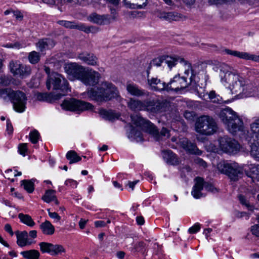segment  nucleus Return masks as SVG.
Wrapping results in <instances>:
<instances>
[{
	"label": "nucleus",
	"instance_id": "f257e3e1",
	"mask_svg": "<svg viewBox=\"0 0 259 259\" xmlns=\"http://www.w3.org/2000/svg\"><path fill=\"white\" fill-rule=\"evenodd\" d=\"M219 69L221 82L227 86L232 94H237L240 98L259 96V82L257 80H245L226 64H221Z\"/></svg>",
	"mask_w": 259,
	"mask_h": 259
},
{
	"label": "nucleus",
	"instance_id": "f03ea898",
	"mask_svg": "<svg viewBox=\"0 0 259 259\" xmlns=\"http://www.w3.org/2000/svg\"><path fill=\"white\" fill-rule=\"evenodd\" d=\"M132 125L130 126V133L137 141L142 140V134L139 130H141L153 135L156 140H159L160 136L168 138L170 136L169 132L163 127L159 134L157 128L149 121L146 120L141 116L136 115L131 116Z\"/></svg>",
	"mask_w": 259,
	"mask_h": 259
},
{
	"label": "nucleus",
	"instance_id": "7ed1b4c3",
	"mask_svg": "<svg viewBox=\"0 0 259 259\" xmlns=\"http://www.w3.org/2000/svg\"><path fill=\"white\" fill-rule=\"evenodd\" d=\"M220 172L228 176L231 179L235 181L244 170L247 176L259 181V165L250 164L243 168L239 166L238 163H228L221 161L217 164Z\"/></svg>",
	"mask_w": 259,
	"mask_h": 259
},
{
	"label": "nucleus",
	"instance_id": "20e7f679",
	"mask_svg": "<svg viewBox=\"0 0 259 259\" xmlns=\"http://www.w3.org/2000/svg\"><path fill=\"white\" fill-rule=\"evenodd\" d=\"M88 95L93 100L98 102L108 101L119 97L117 88L112 83L108 82H102L96 90L91 89L89 90Z\"/></svg>",
	"mask_w": 259,
	"mask_h": 259
},
{
	"label": "nucleus",
	"instance_id": "39448f33",
	"mask_svg": "<svg viewBox=\"0 0 259 259\" xmlns=\"http://www.w3.org/2000/svg\"><path fill=\"white\" fill-rule=\"evenodd\" d=\"M219 117L232 134L243 130V122L237 113L231 108H226L219 113Z\"/></svg>",
	"mask_w": 259,
	"mask_h": 259
},
{
	"label": "nucleus",
	"instance_id": "423d86ee",
	"mask_svg": "<svg viewBox=\"0 0 259 259\" xmlns=\"http://www.w3.org/2000/svg\"><path fill=\"white\" fill-rule=\"evenodd\" d=\"M0 98H9L13 105L14 109L18 112H23L26 108L27 98L20 91H12L9 89L0 90Z\"/></svg>",
	"mask_w": 259,
	"mask_h": 259
},
{
	"label": "nucleus",
	"instance_id": "0eeeda50",
	"mask_svg": "<svg viewBox=\"0 0 259 259\" xmlns=\"http://www.w3.org/2000/svg\"><path fill=\"white\" fill-rule=\"evenodd\" d=\"M195 131L203 135H211L216 132L218 129L215 120L207 115L200 116L195 123Z\"/></svg>",
	"mask_w": 259,
	"mask_h": 259
},
{
	"label": "nucleus",
	"instance_id": "6e6552de",
	"mask_svg": "<svg viewBox=\"0 0 259 259\" xmlns=\"http://www.w3.org/2000/svg\"><path fill=\"white\" fill-rule=\"evenodd\" d=\"M46 85L48 90H60L63 93V95L70 91L67 79L62 74L55 72L48 77Z\"/></svg>",
	"mask_w": 259,
	"mask_h": 259
},
{
	"label": "nucleus",
	"instance_id": "1a4fd4ad",
	"mask_svg": "<svg viewBox=\"0 0 259 259\" xmlns=\"http://www.w3.org/2000/svg\"><path fill=\"white\" fill-rule=\"evenodd\" d=\"M61 106L62 109L65 110L77 113L87 110H92L93 108L91 104L75 98L64 100Z\"/></svg>",
	"mask_w": 259,
	"mask_h": 259
},
{
	"label": "nucleus",
	"instance_id": "9d476101",
	"mask_svg": "<svg viewBox=\"0 0 259 259\" xmlns=\"http://www.w3.org/2000/svg\"><path fill=\"white\" fill-rule=\"evenodd\" d=\"M219 148L213 149L214 152H223L229 154H235L239 151L240 145L236 140L228 137L219 139Z\"/></svg>",
	"mask_w": 259,
	"mask_h": 259
},
{
	"label": "nucleus",
	"instance_id": "9b49d317",
	"mask_svg": "<svg viewBox=\"0 0 259 259\" xmlns=\"http://www.w3.org/2000/svg\"><path fill=\"white\" fill-rule=\"evenodd\" d=\"M178 62L182 63L185 65V75L188 76L190 73H191V76L189 78V80L190 81H192L193 79V77L195 76V73L189 63L185 61L183 58L180 57H173L168 56H164L163 63H164V66L167 65L168 67L171 68L176 65Z\"/></svg>",
	"mask_w": 259,
	"mask_h": 259
},
{
	"label": "nucleus",
	"instance_id": "f8f14e48",
	"mask_svg": "<svg viewBox=\"0 0 259 259\" xmlns=\"http://www.w3.org/2000/svg\"><path fill=\"white\" fill-rule=\"evenodd\" d=\"M64 70L69 79H78L81 80L85 69L81 66L75 63H68L65 65Z\"/></svg>",
	"mask_w": 259,
	"mask_h": 259
},
{
	"label": "nucleus",
	"instance_id": "ddd939ff",
	"mask_svg": "<svg viewBox=\"0 0 259 259\" xmlns=\"http://www.w3.org/2000/svg\"><path fill=\"white\" fill-rule=\"evenodd\" d=\"M189 84V82L187 81L186 77H180L179 75H177L167 84L166 91H172L178 92L186 89L188 87Z\"/></svg>",
	"mask_w": 259,
	"mask_h": 259
},
{
	"label": "nucleus",
	"instance_id": "4468645a",
	"mask_svg": "<svg viewBox=\"0 0 259 259\" xmlns=\"http://www.w3.org/2000/svg\"><path fill=\"white\" fill-rule=\"evenodd\" d=\"M100 74L92 69L84 71L81 81L85 85L94 86L99 82Z\"/></svg>",
	"mask_w": 259,
	"mask_h": 259
},
{
	"label": "nucleus",
	"instance_id": "2eb2a0df",
	"mask_svg": "<svg viewBox=\"0 0 259 259\" xmlns=\"http://www.w3.org/2000/svg\"><path fill=\"white\" fill-rule=\"evenodd\" d=\"M57 23L60 25L63 26L67 28L77 29L83 31L86 33L95 32L96 28L93 26L88 27L84 24H77L74 21H68L65 20H60Z\"/></svg>",
	"mask_w": 259,
	"mask_h": 259
},
{
	"label": "nucleus",
	"instance_id": "dca6fc26",
	"mask_svg": "<svg viewBox=\"0 0 259 259\" xmlns=\"http://www.w3.org/2000/svg\"><path fill=\"white\" fill-rule=\"evenodd\" d=\"M224 52L228 55L238 57L247 60H252L255 62H259V55L251 54L247 52H239L234 50L226 49Z\"/></svg>",
	"mask_w": 259,
	"mask_h": 259
},
{
	"label": "nucleus",
	"instance_id": "f3484780",
	"mask_svg": "<svg viewBox=\"0 0 259 259\" xmlns=\"http://www.w3.org/2000/svg\"><path fill=\"white\" fill-rule=\"evenodd\" d=\"M126 90L131 96L138 97L149 96L148 92L141 89L138 85L133 82H127L126 83Z\"/></svg>",
	"mask_w": 259,
	"mask_h": 259
},
{
	"label": "nucleus",
	"instance_id": "a211bd4d",
	"mask_svg": "<svg viewBox=\"0 0 259 259\" xmlns=\"http://www.w3.org/2000/svg\"><path fill=\"white\" fill-rule=\"evenodd\" d=\"M148 83L152 90L156 91H166L167 84L157 77L148 78Z\"/></svg>",
	"mask_w": 259,
	"mask_h": 259
},
{
	"label": "nucleus",
	"instance_id": "6ab92c4d",
	"mask_svg": "<svg viewBox=\"0 0 259 259\" xmlns=\"http://www.w3.org/2000/svg\"><path fill=\"white\" fill-rule=\"evenodd\" d=\"M88 20L91 22L100 25L110 23V18L108 15H100L94 13L88 16Z\"/></svg>",
	"mask_w": 259,
	"mask_h": 259
},
{
	"label": "nucleus",
	"instance_id": "aec40b11",
	"mask_svg": "<svg viewBox=\"0 0 259 259\" xmlns=\"http://www.w3.org/2000/svg\"><path fill=\"white\" fill-rule=\"evenodd\" d=\"M147 100L142 101L141 100L131 98L127 103L128 107L134 111H140L146 110Z\"/></svg>",
	"mask_w": 259,
	"mask_h": 259
},
{
	"label": "nucleus",
	"instance_id": "412c9836",
	"mask_svg": "<svg viewBox=\"0 0 259 259\" xmlns=\"http://www.w3.org/2000/svg\"><path fill=\"white\" fill-rule=\"evenodd\" d=\"M195 184L193 187L191 194L196 199L200 198L203 196L201 191L203 190L204 182L203 179L197 177L195 179Z\"/></svg>",
	"mask_w": 259,
	"mask_h": 259
},
{
	"label": "nucleus",
	"instance_id": "4be33fe9",
	"mask_svg": "<svg viewBox=\"0 0 259 259\" xmlns=\"http://www.w3.org/2000/svg\"><path fill=\"white\" fill-rule=\"evenodd\" d=\"M180 143L184 149L191 153L197 155H200L202 153L195 144L189 142L187 139H181Z\"/></svg>",
	"mask_w": 259,
	"mask_h": 259
},
{
	"label": "nucleus",
	"instance_id": "5701e85b",
	"mask_svg": "<svg viewBox=\"0 0 259 259\" xmlns=\"http://www.w3.org/2000/svg\"><path fill=\"white\" fill-rule=\"evenodd\" d=\"M162 157L164 160L169 164L178 165L180 162L177 156L170 150L163 151Z\"/></svg>",
	"mask_w": 259,
	"mask_h": 259
},
{
	"label": "nucleus",
	"instance_id": "b1692460",
	"mask_svg": "<svg viewBox=\"0 0 259 259\" xmlns=\"http://www.w3.org/2000/svg\"><path fill=\"white\" fill-rule=\"evenodd\" d=\"M248 140L251 155L256 160L259 161V139L249 138Z\"/></svg>",
	"mask_w": 259,
	"mask_h": 259
},
{
	"label": "nucleus",
	"instance_id": "393cba45",
	"mask_svg": "<svg viewBox=\"0 0 259 259\" xmlns=\"http://www.w3.org/2000/svg\"><path fill=\"white\" fill-rule=\"evenodd\" d=\"M250 137L248 138L259 139V116L253 118L250 124Z\"/></svg>",
	"mask_w": 259,
	"mask_h": 259
},
{
	"label": "nucleus",
	"instance_id": "a878e982",
	"mask_svg": "<svg viewBox=\"0 0 259 259\" xmlns=\"http://www.w3.org/2000/svg\"><path fill=\"white\" fill-rule=\"evenodd\" d=\"M55 45L54 41L51 38H44L40 39L36 46L38 50L43 52L46 50L52 48Z\"/></svg>",
	"mask_w": 259,
	"mask_h": 259
},
{
	"label": "nucleus",
	"instance_id": "bb28decb",
	"mask_svg": "<svg viewBox=\"0 0 259 259\" xmlns=\"http://www.w3.org/2000/svg\"><path fill=\"white\" fill-rule=\"evenodd\" d=\"M146 110L152 113H158L162 111L163 104L159 102L154 100H147Z\"/></svg>",
	"mask_w": 259,
	"mask_h": 259
},
{
	"label": "nucleus",
	"instance_id": "cd10ccee",
	"mask_svg": "<svg viewBox=\"0 0 259 259\" xmlns=\"http://www.w3.org/2000/svg\"><path fill=\"white\" fill-rule=\"evenodd\" d=\"M78 58L87 64L95 65L97 64V58L92 54L82 53L79 54Z\"/></svg>",
	"mask_w": 259,
	"mask_h": 259
},
{
	"label": "nucleus",
	"instance_id": "c85d7f7f",
	"mask_svg": "<svg viewBox=\"0 0 259 259\" xmlns=\"http://www.w3.org/2000/svg\"><path fill=\"white\" fill-rule=\"evenodd\" d=\"M17 243L21 247L29 245L31 244L28 240V233L26 231H23L21 233H17Z\"/></svg>",
	"mask_w": 259,
	"mask_h": 259
},
{
	"label": "nucleus",
	"instance_id": "c756f323",
	"mask_svg": "<svg viewBox=\"0 0 259 259\" xmlns=\"http://www.w3.org/2000/svg\"><path fill=\"white\" fill-rule=\"evenodd\" d=\"M146 0H124V4L130 9H141L145 5Z\"/></svg>",
	"mask_w": 259,
	"mask_h": 259
},
{
	"label": "nucleus",
	"instance_id": "7c9ffc66",
	"mask_svg": "<svg viewBox=\"0 0 259 259\" xmlns=\"http://www.w3.org/2000/svg\"><path fill=\"white\" fill-rule=\"evenodd\" d=\"M40 228L43 234L48 235H51L54 233L55 228L49 221H46L40 225Z\"/></svg>",
	"mask_w": 259,
	"mask_h": 259
},
{
	"label": "nucleus",
	"instance_id": "2f4dec72",
	"mask_svg": "<svg viewBox=\"0 0 259 259\" xmlns=\"http://www.w3.org/2000/svg\"><path fill=\"white\" fill-rule=\"evenodd\" d=\"M42 199L46 203L54 201L56 204H59V201L55 195V191L53 190L47 191L45 195L42 197Z\"/></svg>",
	"mask_w": 259,
	"mask_h": 259
},
{
	"label": "nucleus",
	"instance_id": "473e14b6",
	"mask_svg": "<svg viewBox=\"0 0 259 259\" xmlns=\"http://www.w3.org/2000/svg\"><path fill=\"white\" fill-rule=\"evenodd\" d=\"M160 18L167 21H178L179 20L182 16L180 14L176 12L163 13L161 14Z\"/></svg>",
	"mask_w": 259,
	"mask_h": 259
},
{
	"label": "nucleus",
	"instance_id": "72a5a7b5",
	"mask_svg": "<svg viewBox=\"0 0 259 259\" xmlns=\"http://www.w3.org/2000/svg\"><path fill=\"white\" fill-rule=\"evenodd\" d=\"M21 63L18 61H11L9 63V68L11 72L14 75H18V74H20V68L21 67Z\"/></svg>",
	"mask_w": 259,
	"mask_h": 259
},
{
	"label": "nucleus",
	"instance_id": "f704fd0d",
	"mask_svg": "<svg viewBox=\"0 0 259 259\" xmlns=\"http://www.w3.org/2000/svg\"><path fill=\"white\" fill-rule=\"evenodd\" d=\"M66 158L69 161L70 164L77 162L81 160V158L73 150L69 151L66 155Z\"/></svg>",
	"mask_w": 259,
	"mask_h": 259
},
{
	"label": "nucleus",
	"instance_id": "c9c22d12",
	"mask_svg": "<svg viewBox=\"0 0 259 259\" xmlns=\"http://www.w3.org/2000/svg\"><path fill=\"white\" fill-rule=\"evenodd\" d=\"M21 254L24 258L27 259H38L40 255L37 250L34 249L22 251Z\"/></svg>",
	"mask_w": 259,
	"mask_h": 259
},
{
	"label": "nucleus",
	"instance_id": "e433bc0d",
	"mask_svg": "<svg viewBox=\"0 0 259 259\" xmlns=\"http://www.w3.org/2000/svg\"><path fill=\"white\" fill-rule=\"evenodd\" d=\"M100 113L103 118L109 120H113L119 117V115L117 114H115L112 111L102 110L100 111Z\"/></svg>",
	"mask_w": 259,
	"mask_h": 259
},
{
	"label": "nucleus",
	"instance_id": "4c0bfd02",
	"mask_svg": "<svg viewBox=\"0 0 259 259\" xmlns=\"http://www.w3.org/2000/svg\"><path fill=\"white\" fill-rule=\"evenodd\" d=\"M18 218L23 223L27 225L28 226L32 227L35 225V223L32 219L31 217L28 214L19 213L18 215Z\"/></svg>",
	"mask_w": 259,
	"mask_h": 259
},
{
	"label": "nucleus",
	"instance_id": "58836bf2",
	"mask_svg": "<svg viewBox=\"0 0 259 259\" xmlns=\"http://www.w3.org/2000/svg\"><path fill=\"white\" fill-rule=\"evenodd\" d=\"M21 185L28 193H31L34 190V182L32 180H24L21 181Z\"/></svg>",
	"mask_w": 259,
	"mask_h": 259
},
{
	"label": "nucleus",
	"instance_id": "ea45409f",
	"mask_svg": "<svg viewBox=\"0 0 259 259\" xmlns=\"http://www.w3.org/2000/svg\"><path fill=\"white\" fill-rule=\"evenodd\" d=\"M31 69L29 65H23L21 64L20 68V74H18L19 76L22 78L26 77L30 74Z\"/></svg>",
	"mask_w": 259,
	"mask_h": 259
},
{
	"label": "nucleus",
	"instance_id": "a19ab883",
	"mask_svg": "<svg viewBox=\"0 0 259 259\" xmlns=\"http://www.w3.org/2000/svg\"><path fill=\"white\" fill-rule=\"evenodd\" d=\"M65 252V249L62 245L53 244L50 254L55 255Z\"/></svg>",
	"mask_w": 259,
	"mask_h": 259
},
{
	"label": "nucleus",
	"instance_id": "79ce46f5",
	"mask_svg": "<svg viewBox=\"0 0 259 259\" xmlns=\"http://www.w3.org/2000/svg\"><path fill=\"white\" fill-rule=\"evenodd\" d=\"M28 59L30 63L36 64L39 61L40 56L38 53L35 51H32L29 53Z\"/></svg>",
	"mask_w": 259,
	"mask_h": 259
},
{
	"label": "nucleus",
	"instance_id": "37998d69",
	"mask_svg": "<svg viewBox=\"0 0 259 259\" xmlns=\"http://www.w3.org/2000/svg\"><path fill=\"white\" fill-rule=\"evenodd\" d=\"M52 243H48V242H40L39 244L40 246V249L41 252H47L49 253H51V249L52 247Z\"/></svg>",
	"mask_w": 259,
	"mask_h": 259
},
{
	"label": "nucleus",
	"instance_id": "c03bdc74",
	"mask_svg": "<svg viewBox=\"0 0 259 259\" xmlns=\"http://www.w3.org/2000/svg\"><path fill=\"white\" fill-rule=\"evenodd\" d=\"M39 137V134L36 130H33L29 134L30 140L33 144L37 143Z\"/></svg>",
	"mask_w": 259,
	"mask_h": 259
},
{
	"label": "nucleus",
	"instance_id": "a18cd8bd",
	"mask_svg": "<svg viewBox=\"0 0 259 259\" xmlns=\"http://www.w3.org/2000/svg\"><path fill=\"white\" fill-rule=\"evenodd\" d=\"M209 99L212 102L219 103L220 101L221 98L219 95H217L214 91H211L208 94Z\"/></svg>",
	"mask_w": 259,
	"mask_h": 259
},
{
	"label": "nucleus",
	"instance_id": "49530a36",
	"mask_svg": "<svg viewBox=\"0 0 259 259\" xmlns=\"http://www.w3.org/2000/svg\"><path fill=\"white\" fill-rule=\"evenodd\" d=\"M164 56L160 57L155 59L151 62V64L156 66H164V63H163Z\"/></svg>",
	"mask_w": 259,
	"mask_h": 259
},
{
	"label": "nucleus",
	"instance_id": "de8ad7c7",
	"mask_svg": "<svg viewBox=\"0 0 259 259\" xmlns=\"http://www.w3.org/2000/svg\"><path fill=\"white\" fill-rule=\"evenodd\" d=\"M27 151V144L26 143L20 144L18 146V151L23 156H25Z\"/></svg>",
	"mask_w": 259,
	"mask_h": 259
},
{
	"label": "nucleus",
	"instance_id": "09e8293b",
	"mask_svg": "<svg viewBox=\"0 0 259 259\" xmlns=\"http://www.w3.org/2000/svg\"><path fill=\"white\" fill-rule=\"evenodd\" d=\"M258 224L253 226L251 228V232L252 234L259 237V216L257 217Z\"/></svg>",
	"mask_w": 259,
	"mask_h": 259
},
{
	"label": "nucleus",
	"instance_id": "8fccbe9b",
	"mask_svg": "<svg viewBox=\"0 0 259 259\" xmlns=\"http://www.w3.org/2000/svg\"><path fill=\"white\" fill-rule=\"evenodd\" d=\"M110 18V23L116 21L118 18V14L116 11L114 9H110V15H108Z\"/></svg>",
	"mask_w": 259,
	"mask_h": 259
},
{
	"label": "nucleus",
	"instance_id": "3c124183",
	"mask_svg": "<svg viewBox=\"0 0 259 259\" xmlns=\"http://www.w3.org/2000/svg\"><path fill=\"white\" fill-rule=\"evenodd\" d=\"M200 229V224L199 223H196L192 227L189 228V232L191 234H195L199 231Z\"/></svg>",
	"mask_w": 259,
	"mask_h": 259
},
{
	"label": "nucleus",
	"instance_id": "603ef678",
	"mask_svg": "<svg viewBox=\"0 0 259 259\" xmlns=\"http://www.w3.org/2000/svg\"><path fill=\"white\" fill-rule=\"evenodd\" d=\"M47 211L48 212L49 215L51 218L54 219L57 221H59L60 220L61 217L57 212H51L50 209H48Z\"/></svg>",
	"mask_w": 259,
	"mask_h": 259
},
{
	"label": "nucleus",
	"instance_id": "864d4df0",
	"mask_svg": "<svg viewBox=\"0 0 259 259\" xmlns=\"http://www.w3.org/2000/svg\"><path fill=\"white\" fill-rule=\"evenodd\" d=\"M65 184L72 188H76L77 185V182L72 179H68L65 182Z\"/></svg>",
	"mask_w": 259,
	"mask_h": 259
},
{
	"label": "nucleus",
	"instance_id": "5fc2aeb1",
	"mask_svg": "<svg viewBox=\"0 0 259 259\" xmlns=\"http://www.w3.org/2000/svg\"><path fill=\"white\" fill-rule=\"evenodd\" d=\"M144 247V243L142 242H139L137 243L135 247L136 251L138 252H143V249Z\"/></svg>",
	"mask_w": 259,
	"mask_h": 259
},
{
	"label": "nucleus",
	"instance_id": "6e6d98bb",
	"mask_svg": "<svg viewBox=\"0 0 259 259\" xmlns=\"http://www.w3.org/2000/svg\"><path fill=\"white\" fill-rule=\"evenodd\" d=\"M195 162L200 166H201L203 167H206V163L202 159L200 158H197L195 159Z\"/></svg>",
	"mask_w": 259,
	"mask_h": 259
},
{
	"label": "nucleus",
	"instance_id": "4d7b16f0",
	"mask_svg": "<svg viewBox=\"0 0 259 259\" xmlns=\"http://www.w3.org/2000/svg\"><path fill=\"white\" fill-rule=\"evenodd\" d=\"M184 117L188 120H192L194 118V113L192 112L185 111L184 113Z\"/></svg>",
	"mask_w": 259,
	"mask_h": 259
},
{
	"label": "nucleus",
	"instance_id": "13d9d810",
	"mask_svg": "<svg viewBox=\"0 0 259 259\" xmlns=\"http://www.w3.org/2000/svg\"><path fill=\"white\" fill-rule=\"evenodd\" d=\"M0 83L4 85H8L10 83V81L7 77L2 76L0 78Z\"/></svg>",
	"mask_w": 259,
	"mask_h": 259
},
{
	"label": "nucleus",
	"instance_id": "bf43d9fd",
	"mask_svg": "<svg viewBox=\"0 0 259 259\" xmlns=\"http://www.w3.org/2000/svg\"><path fill=\"white\" fill-rule=\"evenodd\" d=\"M239 199L242 204L245 205L247 207H249L250 206L248 202L246 200V199L243 196L240 195L239 196Z\"/></svg>",
	"mask_w": 259,
	"mask_h": 259
},
{
	"label": "nucleus",
	"instance_id": "052dcab7",
	"mask_svg": "<svg viewBox=\"0 0 259 259\" xmlns=\"http://www.w3.org/2000/svg\"><path fill=\"white\" fill-rule=\"evenodd\" d=\"M48 95L45 93H39L37 95V99L39 100H47V97Z\"/></svg>",
	"mask_w": 259,
	"mask_h": 259
},
{
	"label": "nucleus",
	"instance_id": "680f3d73",
	"mask_svg": "<svg viewBox=\"0 0 259 259\" xmlns=\"http://www.w3.org/2000/svg\"><path fill=\"white\" fill-rule=\"evenodd\" d=\"M7 131L9 134H12L13 132V126L9 120L7 121Z\"/></svg>",
	"mask_w": 259,
	"mask_h": 259
},
{
	"label": "nucleus",
	"instance_id": "e2e57ef3",
	"mask_svg": "<svg viewBox=\"0 0 259 259\" xmlns=\"http://www.w3.org/2000/svg\"><path fill=\"white\" fill-rule=\"evenodd\" d=\"M5 47L10 48L19 49L20 48H21L22 46L20 45V44L19 43L17 42V43H15V44H7L5 46Z\"/></svg>",
	"mask_w": 259,
	"mask_h": 259
},
{
	"label": "nucleus",
	"instance_id": "0e129e2a",
	"mask_svg": "<svg viewBox=\"0 0 259 259\" xmlns=\"http://www.w3.org/2000/svg\"><path fill=\"white\" fill-rule=\"evenodd\" d=\"M199 102L198 101H191L187 102V106L192 108H194L197 107L198 105Z\"/></svg>",
	"mask_w": 259,
	"mask_h": 259
},
{
	"label": "nucleus",
	"instance_id": "69168bd1",
	"mask_svg": "<svg viewBox=\"0 0 259 259\" xmlns=\"http://www.w3.org/2000/svg\"><path fill=\"white\" fill-rule=\"evenodd\" d=\"M95 225L97 228L103 227L106 226V223L103 221H98L95 222Z\"/></svg>",
	"mask_w": 259,
	"mask_h": 259
},
{
	"label": "nucleus",
	"instance_id": "338daca9",
	"mask_svg": "<svg viewBox=\"0 0 259 259\" xmlns=\"http://www.w3.org/2000/svg\"><path fill=\"white\" fill-rule=\"evenodd\" d=\"M88 220H85L83 219H81L79 222V226L81 229H83L84 228L85 226L88 222Z\"/></svg>",
	"mask_w": 259,
	"mask_h": 259
},
{
	"label": "nucleus",
	"instance_id": "774afa93",
	"mask_svg": "<svg viewBox=\"0 0 259 259\" xmlns=\"http://www.w3.org/2000/svg\"><path fill=\"white\" fill-rule=\"evenodd\" d=\"M5 229L7 232L9 233L11 236L13 235L14 233L12 231V227L10 224H7L6 225H5Z\"/></svg>",
	"mask_w": 259,
	"mask_h": 259
}]
</instances>
